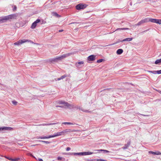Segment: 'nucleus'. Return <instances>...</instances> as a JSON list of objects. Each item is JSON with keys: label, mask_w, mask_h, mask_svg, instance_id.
Here are the masks:
<instances>
[{"label": "nucleus", "mask_w": 161, "mask_h": 161, "mask_svg": "<svg viewBox=\"0 0 161 161\" xmlns=\"http://www.w3.org/2000/svg\"><path fill=\"white\" fill-rule=\"evenodd\" d=\"M93 153V152H85L80 153H75V155L84 156L91 155Z\"/></svg>", "instance_id": "3"}, {"label": "nucleus", "mask_w": 161, "mask_h": 161, "mask_svg": "<svg viewBox=\"0 0 161 161\" xmlns=\"http://www.w3.org/2000/svg\"><path fill=\"white\" fill-rule=\"evenodd\" d=\"M36 138L37 139H41V136H37Z\"/></svg>", "instance_id": "50"}, {"label": "nucleus", "mask_w": 161, "mask_h": 161, "mask_svg": "<svg viewBox=\"0 0 161 161\" xmlns=\"http://www.w3.org/2000/svg\"><path fill=\"white\" fill-rule=\"evenodd\" d=\"M97 151H103V149H99L97 150Z\"/></svg>", "instance_id": "48"}, {"label": "nucleus", "mask_w": 161, "mask_h": 161, "mask_svg": "<svg viewBox=\"0 0 161 161\" xmlns=\"http://www.w3.org/2000/svg\"><path fill=\"white\" fill-rule=\"evenodd\" d=\"M66 77V75H64L62 76L60 78H61V80L63 79L65 77Z\"/></svg>", "instance_id": "37"}, {"label": "nucleus", "mask_w": 161, "mask_h": 161, "mask_svg": "<svg viewBox=\"0 0 161 161\" xmlns=\"http://www.w3.org/2000/svg\"><path fill=\"white\" fill-rule=\"evenodd\" d=\"M147 72L150 73H151L152 74H161V70H153V71H151V70H147Z\"/></svg>", "instance_id": "12"}, {"label": "nucleus", "mask_w": 161, "mask_h": 161, "mask_svg": "<svg viewBox=\"0 0 161 161\" xmlns=\"http://www.w3.org/2000/svg\"><path fill=\"white\" fill-rule=\"evenodd\" d=\"M38 142H42L46 144H49L51 143L49 141H42V140H39L38 141Z\"/></svg>", "instance_id": "28"}, {"label": "nucleus", "mask_w": 161, "mask_h": 161, "mask_svg": "<svg viewBox=\"0 0 161 161\" xmlns=\"http://www.w3.org/2000/svg\"><path fill=\"white\" fill-rule=\"evenodd\" d=\"M58 31L59 32H62L63 31V30H59Z\"/></svg>", "instance_id": "49"}, {"label": "nucleus", "mask_w": 161, "mask_h": 161, "mask_svg": "<svg viewBox=\"0 0 161 161\" xmlns=\"http://www.w3.org/2000/svg\"><path fill=\"white\" fill-rule=\"evenodd\" d=\"M131 141L130 139L127 142V143L124 146L122 147V148L123 149H127L128 148V147H129Z\"/></svg>", "instance_id": "14"}, {"label": "nucleus", "mask_w": 161, "mask_h": 161, "mask_svg": "<svg viewBox=\"0 0 161 161\" xmlns=\"http://www.w3.org/2000/svg\"><path fill=\"white\" fill-rule=\"evenodd\" d=\"M123 51L122 49H119L116 51V53L118 55H120L123 53Z\"/></svg>", "instance_id": "20"}, {"label": "nucleus", "mask_w": 161, "mask_h": 161, "mask_svg": "<svg viewBox=\"0 0 161 161\" xmlns=\"http://www.w3.org/2000/svg\"><path fill=\"white\" fill-rule=\"evenodd\" d=\"M104 153H108L109 152V151L108 150H104L103 151Z\"/></svg>", "instance_id": "44"}, {"label": "nucleus", "mask_w": 161, "mask_h": 161, "mask_svg": "<svg viewBox=\"0 0 161 161\" xmlns=\"http://www.w3.org/2000/svg\"><path fill=\"white\" fill-rule=\"evenodd\" d=\"M79 23L78 22H72V23H71L70 24H79Z\"/></svg>", "instance_id": "45"}, {"label": "nucleus", "mask_w": 161, "mask_h": 161, "mask_svg": "<svg viewBox=\"0 0 161 161\" xmlns=\"http://www.w3.org/2000/svg\"><path fill=\"white\" fill-rule=\"evenodd\" d=\"M40 21L41 20L40 19H37L33 23L31 26V28L32 29L35 28L36 26L37 23L40 22Z\"/></svg>", "instance_id": "8"}, {"label": "nucleus", "mask_w": 161, "mask_h": 161, "mask_svg": "<svg viewBox=\"0 0 161 161\" xmlns=\"http://www.w3.org/2000/svg\"><path fill=\"white\" fill-rule=\"evenodd\" d=\"M75 108L78 109H79L80 110H81V108H81L80 106H76Z\"/></svg>", "instance_id": "41"}, {"label": "nucleus", "mask_w": 161, "mask_h": 161, "mask_svg": "<svg viewBox=\"0 0 161 161\" xmlns=\"http://www.w3.org/2000/svg\"><path fill=\"white\" fill-rule=\"evenodd\" d=\"M87 6V5L86 4L80 3L76 5L75 6V8L76 9L80 10L84 9Z\"/></svg>", "instance_id": "1"}, {"label": "nucleus", "mask_w": 161, "mask_h": 161, "mask_svg": "<svg viewBox=\"0 0 161 161\" xmlns=\"http://www.w3.org/2000/svg\"><path fill=\"white\" fill-rule=\"evenodd\" d=\"M58 123H44L39 125L42 126H48L50 125H54L55 124H58Z\"/></svg>", "instance_id": "18"}, {"label": "nucleus", "mask_w": 161, "mask_h": 161, "mask_svg": "<svg viewBox=\"0 0 161 161\" xmlns=\"http://www.w3.org/2000/svg\"><path fill=\"white\" fill-rule=\"evenodd\" d=\"M103 60H104L103 59H100L98 60L97 61V63H101V62H102V61H103Z\"/></svg>", "instance_id": "35"}, {"label": "nucleus", "mask_w": 161, "mask_h": 161, "mask_svg": "<svg viewBox=\"0 0 161 161\" xmlns=\"http://www.w3.org/2000/svg\"><path fill=\"white\" fill-rule=\"evenodd\" d=\"M57 80H61V78H60H60H58L57 79Z\"/></svg>", "instance_id": "51"}, {"label": "nucleus", "mask_w": 161, "mask_h": 161, "mask_svg": "<svg viewBox=\"0 0 161 161\" xmlns=\"http://www.w3.org/2000/svg\"><path fill=\"white\" fill-rule=\"evenodd\" d=\"M144 23H143V22L142 21V20H141V21H140V22H138L136 24V25H138V26H139V25H141V24H142Z\"/></svg>", "instance_id": "32"}, {"label": "nucleus", "mask_w": 161, "mask_h": 161, "mask_svg": "<svg viewBox=\"0 0 161 161\" xmlns=\"http://www.w3.org/2000/svg\"><path fill=\"white\" fill-rule=\"evenodd\" d=\"M83 61H80L78 62H77L75 64V66L78 68H80L82 66H83V64H84Z\"/></svg>", "instance_id": "11"}, {"label": "nucleus", "mask_w": 161, "mask_h": 161, "mask_svg": "<svg viewBox=\"0 0 161 161\" xmlns=\"http://www.w3.org/2000/svg\"><path fill=\"white\" fill-rule=\"evenodd\" d=\"M149 154H152L153 155H159L161 154V153L159 151L157 152H154L152 151H149L148 152Z\"/></svg>", "instance_id": "19"}, {"label": "nucleus", "mask_w": 161, "mask_h": 161, "mask_svg": "<svg viewBox=\"0 0 161 161\" xmlns=\"http://www.w3.org/2000/svg\"><path fill=\"white\" fill-rule=\"evenodd\" d=\"M4 157L5 158L7 159H8L12 161H18L20 159V158H12L9 157L7 156H5Z\"/></svg>", "instance_id": "15"}, {"label": "nucleus", "mask_w": 161, "mask_h": 161, "mask_svg": "<svg viewBox=\"0 0 161 161\" xmlns=\"http://www.w3.org/2000/svg\"><path fill=\"white\" fill-rule=\"evenodd\" d=\"M56 3V2H54L53 3L51 4V5H52V4H53V5H54V4H55Z\"/></svg>", "instance_id": "52"}, {"label": "nucleus", "mask_w": 161, "mask_h": 161, "mask_svg": "<svg viewBox=\"0 0 161 161\" xmlns=\"http://www.w3.org/2000/svg\"><path fill=\"white\" fill-rule=\"evenodd\" d=\"M6 21V16L0 17V23L5 22Z\"/></svg>", "instance_id": "17"}, {"label": "nucleus", "mask_w": 161, "mask_h": 161, "mask_svg": "<svg viewBox=\"0 0 161 161\" xmlns=\"http://www.w3.org/2000/svg\"><path fill=\"white\" fill-rule=\"evenodd\" d=\"M16 8V6H14V8H13V10H15Z\"/></svg>", "instance_id": "47"}, {"label": "nucleus", "mask_w": 161, "mask_h": 161, "mask_svg": "<svg viewBox=\"0 0 161 161\" xmlns=\"http://www.w3.org/2000/svg\"><path fill=\"white\" fill-rule=\"evenodd\" d=\"M124 42L123 41H122V40H119L116 43H120V42Z\"/></svg>", "instance_id": "42"}, {"label": "nucleus", "mask_w": 161, "mask_h": 161, "mask_svg": "<svg viewBox=\"0 0 161 161\" xmlns=\"http://www.w3.org/2000/svg\"><path fill=\"white\" fill-rule=\"evenodd\" d=\"M65 154L68 155H75V153H68Z\"/></svg>", "instance_id": "31"}, {"label": "nucleus", "mask_w": 161, "mask_h": 161, "mask_svg": "<svg viewBox=\"0 0 161 161\" xmlns=\"http://www.w3.org/2000/svg\"><path fill=\"white\" fill-rule=\"evenodd\" d=\"M63 135V132L61 131L59 132H58L55 133L53 135H51V138L54 137H55L59 136L61 135Z\"/></svg>", "instance_id": "16"}, {"label": "nucleus", "mask_w": 161, "mask_h": 161, "mask_svg": "<svg viewBox=\"0 0 161 161\" xmlns=\"http://www.w3.org/2000/svg\"><path fill=\"white\" fill-rule=\"evenodd\" d=\"M17 15L16 14H13L6 16L7 21L10 19H16L17 17Z\"/></svg>", "instance_id": "5"}, {"label": "nucleus", "mask_w": 161, "mask_h": 161, "mask_svg": "<svg viewBox=\"0 0 161 161\" xmlns=\"http://www.w3.org/2000/svg\"><path fill=\"white\" fill-rule=\"evenodd\" d=\"M39 161H43L42 159V158H39L38 159Z\"/></svg>", "instance_id": "46"}, {"label": "nucleus", "mask_w": 161, "mask_h": 161, "mask_svg": "<svg viewBox=\"0 0 161 161\" xmlns=\"http://www.w3.org/2000/svg\"><path fill=\"white\" fill-rule=\"evenodd\" d=\"M73 54V53H71L63 54L61 56H59L60 60H61L65 58L72 55Z\"/></svg>", "instance_id": "7"}, {"label": "nucleus", "mask_w": 161, "mask_h": 161, "mask_svg": "<svg viewBox=\"0 0 161 161\" xmlns=\"http://www.w3.org/2000/svg\"><path fill=\"white\" fill-rule=\"evenodd\" d=\"M12 103L16 105L17 104V102L16 101L14 100L12 101Z\"/></svg>", "instance_id": "38"}, {"label": "nucleus", "mask_w": 161, "mask_h": 161, "mask_svg": "<svg viewBox=\"0 0 161 161\" xmlns=\"http://www.w3.org/2000/svg\"><path fill=\"white\" fill-rule=\"evenodd\" d=\"M70 150V148L69 147H67L66 148V150L67 151H68Z\"/></svg>", "instance_id": "43"}, {"label": "nucleus", "mask_w": 161, "mask_h": 161, "mask_svg": "<svg viewBox=\"0 0 161 161\" xmlns=\"http://www.w3.org/2000/svg\"><path fill=\"white\" fill-rule=\"evenodd\" d=\"M51 4L49 3L48 4L46 5L45 6V8H50L51 7L50 6H51Z\"/></svg>", "instance_id": "33"}, {"label": "nucleus", "mask_w": 161, "mask_h": 161, "mask_svg": "<svg viewBox=\"0 0 161 161\" xmlns=\"http://www.w3.org/2000/svg\"><path fill=\"white\" fill-rule=\"evenodd\" d=\"M57 159L59 161H63V160H64L65 159L62 157H58L57 158Z\"/></svg>", "instance_id": "29"}, {"label": "nucleus", "mask_w": 161, "mask_h": 161, "mask_svg": "<svg viewBox=\"0 0 161 161\" xmlns=\"http://www.w3.org/2000/svg\"><path fill=\"white\" fill-rule=\"evenodd\" d=\"M150 22L155 23L158 24H161V19H150Z\"/></svg>", "instance_id": "6"}, {"label": "nucleus", "mask_w": 161, "mask_h": 161, "mask_svg": "<svg viewBox=\"0 0 161 161\" xmlns=\"http://www.w3.org/2000/svg\"><path fill=\"white\" fill-rule=\"evenodd\" d=\"M150 19V18H145L144 19H142V21L143 22V23H146V22H150V21H149Z\"/></svg>", "instance_id": "26"}, {"label": "nucleus", "mask_w": 161, "mask_h": 161, "mask_svg": "<svg viewBox=\"0 0 161 161\" xmlns=\"http://www.w3.org/2000/svg\"><path fill=\"white\" fill-rule=\"evenodd\" d=\"M13 128L10 127H0V131H2L4 130H11Z\"/></svg>", "instance_id": "10"}, {"label": "nucleus", "mask_w": 161, "mask_h": 161, "mask_svg": "<svg viewBox=\"0 0 161 161\" xmlns=\"http://www.w3.org/2000/svg\"><path fill=\"white\" fill-rule=\"evenodd\" d=\"M51 138V135L48 136H41V139H48Z\"/></svg>", "instance_id": "25"}, {"label": "nucleus", "mask_w": 161, "mask_h": 161, "mask_svg": "<svg viewBox=\"0 0 161 161\" xmlns=\"http://www.w3.org/2000/svg\"><path fill=\"white\" fill-rule=\"evenodd\" d=\"M62 131L63 132V134H64V133H66V132H70V131H71V130H64V131Z\"/></svg>", "instance_id": "34"}, {"label": "nucleus", "mask_w": 161, "mask_h": 161, "mask_svg": "<svg viewBox=\"0 0 161 161\" xmlns=\"http://www.w3.org/2000/svg\"><path fill=\"white\" fill-rule=\"evenodd\" d=\"M81 110L82 111H83L84 112H85L86 113H91L92 112V111H89L88 110L84 109L83 108H81Z\"/></svg>", "instance_id": "27"}, {"label": "nucleus", "mask_w": 161, "mask_h": 161, "mask_svg": "<svg viewBox=\"0 0 161 161\" xmlns=\"http://www.w3.org/2000/svg\"><path fill=\"white\" fill-rule=\"evenodd\" d=\"M59 60H60L59 57H57L55 58H53L49 59V61L51 63H53L58 62Z\"/></svg>", "instance_id": "9"}, {"label": "nucleus", "mask_w": 161, "mask_h": 161, "mask_svg": "<svg viewBox=\"0 0 161 161\" xmlns=\"http://www.w3.org/2000/svg\"><path fill=\"white\" fill-rule=\"evenodd\" d=\"M32 42L33 43V42H32L31 41L28 40V39H24L23 40H19L17 42H15L14 43V45L19 46L21 44H22L23 43L26 42Z\"/></svg>", "instance_id": "2"}, {"label": "nucleus", "mask_w": 161, "mask_h": 161, "mask_svg": "<svg viewBox=\"0 0 161 161\" xmlns=\"http://www.w3.org/2000/svg\"><path fill=\"white\" fill-rule=\"evenodd\" d=\"M132 38H127L122 40V41H123L124 42L130 41L132 40Z\"/></svg>", "instance_id": "21"}, {"label": "nucleus", "mask_w": 161, "mask_h": 161, "mask_svg": "<svg viewBox=\"0 0 161 161\" xmlns=\"http://www.w3.org/2000/svg\"><path fill=\"white\" fill-rule=\"evenodd\" d=\"M129 28H118L116 30V31L118 30H129Z\"/></svg>", "instance_id": "22"}, {"label": "nucleus", "mask_w": 161, "mask_h": 161, "mask_svg": "<svg viewBox=\"0 0 161 161\" xmlns=\"http://www.w3.org/2000/svg\"><path fill=\"white\" fill-rule=\"evenodd\" d=\"M52 14L53 16H55L57 17H60V16L59 15L58 13H57L56 12H53L52 13Z\"/></svg>", "instance_id": "23"}, {"label": "nucleus", "mask_w": 161, "mask_h": 161, "mask_svg": "<svg viewBox=\"0 0 161 161\" xmlns=\"http://www.w3.org/2000/svg\"><path fill=\"white\" fill-rule=\"evenodd\" d=\"M132 3L130 2V5H132Z\"/></svg>", "instance_id": "53"}, {"label": "nucleus", "mask_w": 161, "mask_h": 161, "mask_svg": "<svg viewBox=\"0 0 161 161\" xmlns=\"http://www.w3.org/2000/svg\"><path fill=\"white\" fill-rule=\"evenodd\" d=\"M161 63V58L159 59L156 60L155 62V64H159Z\"/></svg>", "instance_id": "24"}, {"label": "nucleus", "mask_w": 161, "mask_h": 161, "mask_svg": "<svg viewBox=\"0 0 161 161\" xmlns=\"http://www.w3.org/2000/svg\"><path fill=\"white\" fill-rule=\"evenodd\" d=\"M96 58V56L92 55L89 56L87 58V60L89 61H94Z\"/></svg>", "instance_id": "13"}, {"label": "nucleus", "mask_w": 161, "mask_h": 161, "mask_svg": "<svg viewBox=\"0 0 161 161\" xmlns=\"http://www.w3.org/2000/svg\"><path fill=\"white\" fill-rule=\"evenodd\" d=\"M97 161H107V160L101 159H97Z\"/></svg>", "instance_id": "39"}, {"label": "nucleus", "mask_w": 161, "mask_h": 161, "mask_svg": "<svg viewBox=\"0 0 161 161\" xmlns=\"http://www.w3.org/2000/svg\"><path fill=\"white\" fill-rule=\"evenodd\" d=\"M58 103L59 104H64V105L65 108H70V107L71 106L70 104L68 103L67 102H66L65 101L62 100L59 101L58 102Z\"/></svg>", "instance_id": "4"}, {"label": "nucleus", "mask_w": 161, "mask_h": 161, "mask_svg": "<svg viewBox=\"0 0 161 161\" xmlns=\"http://www.w3.org/2000/svg\"><path fill=\"white\" fill-rule=\"evenodd\" d=\"M56 107H60V108H64V105H63V106H58V105H57L56 106Z\"/></svg>", "instance_id": "40"}, {"label": "nucleus", "mask_w": 161, "mask_h": 161, "mask_svg": "<svg viewBox=\"0 0 161 161\" xmlns=\"http://www.w3.org/2000/svg\"><path fill=\"white\" fill-rule=\"evenodd\" d=\"M106 90H108V91L111 90V91H113V89H112L111 88H107V89H104L103 91H106Z\"/></svg>", "instance_id": "36"}, {"label": "nucleus", "mask_w": 161, "mask_h": 161, "mask_svg": "<svg viewBox=\"0 0 161 161\" xmlns=\"http://www.w3.org/2000/svg\"><path fill=\"white\" fill-rule=\"evenodd\" d=\"M160 93H161V91H160Z\"/></svg>", "instance_id": "54"}, {"label": "nucleus", "mask_w": 161, "mask_h": 161, "mask_svg": "<svg viewBox=\"0 0 161 161\" xmlns=\"http://www.w3.org/2000/svg\"><path fill=\"white\" fill-rule=\"evenodd\" d=\"M62 124H64L65 125H74L75 124H73V123H70V122H63V123Z\"/></svg>", "instance_id": "30"}]
</instances>
